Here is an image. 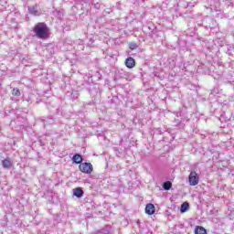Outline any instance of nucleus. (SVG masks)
Here are the masks:
<instances>
[{"instance_id":"1","label":"nucleus","mask_w":234,"mask_h":234,"mask_svg":"<svg viewBox=\"0 0 234 234\" xmlns=\"http://www.w3.org/2000/svg\"><path fill=\"white\" fill-rule=\"evenodd\" d=\"M33 32L37 39H48L50 37V29L45 22H39L35 25Z\"/></svg>"},{"instance_id":"2","label":"nucleus","mask_w":234,"mask_h":234,"mask_svg":"<svg viewBox=\"0 0 234 234\" xmlns=\"http://www.w3.org/2000/svg\"><path fill=\"white\" fill-rule=\"evenodd\" d=\"M79 169L81 173H84L85 175H90L92 173V164L90 163H81L79 165Z\"/></svg>"},{"instance_id":"3","label":"nucleus","mask_w":234,"mask_h":234,"mask_svg":"<svg viewBox=\"0 0 234 234\" xmlns=\"http://www.w3.org/2000/svg\"><path fill=\"white\" fill-rule=\"evenodd\" d=\"M198 174L195 171L190 172L188 176L189 186H198Z\"/></svg>"},{"instance_id":"4","label":"nucleus","mask_w":234,"mask_h":234,"mask_svg":"<svg viewBox=\"0 0 234 234\" xmlns=\"http://www.w3.org/2000/svg\"><path fill=\"white\" fill-rule=\"evenodd\" d=\"M84 195H85V192L83 191V188L81 187L73 188V196L76 197V198H81Z\"/></svg>"},{"instance_id":"5","label":"nucleus","mask_w":234,"mask_h":234,"mask_svg":"<svg viewBox=\"0 0 234 234\" xmlns=\"http://www.w3.org/2000/svg\"><path fill=\"white\" fill-rule=\"evenodd\" d=\"M135 65H136V61H134L133 58L129 57L126 58L125 66L127 67V69H133V67H135Z\"/></svg>"},{"instance_id":"6","label":"nucleus","mask_w":234,"mask_h":234,"mask_svg":"<svg viewBox=\"0 0 234 234\" xmlns=\"http://www.w3.org/2000/svg\"><path fill=\"white\" fill-rule=\"evenodd\" d=\"M156 211V208L154 207V205L153 204H148L145 207V213L147 215H154V212Z\"/></svg>"},{"instance_id":"7","label":"nucleus","mask_w":234,"mask_h":234,"mask_svg":"<svg viewBox=\"0 0 234 234\" xmlns=\"http://www.w3.org/2000/svg\"><path fill=\"white\" fill-rule=\"evenodd\" d=\"M2 165L4 169H10L12 167V160L7 157L2 161Z\"/></svg>"},{"instance_id":"8","label":"nucleus","mask_w":234,"mask_h":234,"mask_svg":"<svg viewBox=\"0 0 234 234\" xmlns=\"http://www.w3.org/2000/svg\"><path fill=\"white\" fill-rule=\"evenodd\" d=\"M28 12L32 16H39V7L37 5H33L31 7H28Z\"/></svg>"},{"instance_id":"9","label":"nucleus","mask_w":234,"mask_h":234,"mask_svg":"<svg viewBox=\"0 0 234 234\" xmlns=\"http://www.w3.org/2000/svg\"><path fill=\"white\" fill-rule=\"evenodd\" d=\"M72 161L74 164L81 165V163L83 162V157L80 154H75L72 157Z\"/></svg>"},{"instance_id":"10","label":"nucleus","mask_w":234,"mask_h":234,"mask_svg":"<svg viewBox=\"0 0 234 234\" xmlns=\"http://www.w3.org/2000/svg\"><path fill=\"white\" fill-rule=\"evenodd\" d=\"M195 234H207V230L202 226H197L194 230Z\"/></svg>"},{"instance_id":"11","label":"nucleus","mask_w":234,"mask_h":234,"mask_svg":"<svg viewBox=\"0 0 234 234\" xmlns=\"http://www.w3.org/2000/svg\"><path fill=\"white\" fill-rule=\"evenodd\" d=\"M188 209H189V204L187 202L182 203L180 213H186Z\"/></svg>"},{"instance_id":"12","label":"nucleus","mask_w":234,"mask_h":234,"mask_svg":"<svg viewBox=\"0 0 234 234\" xmlns=\"http://www.w3.org/2000/svg\"><path fill=\"white\" fill-rule=\"evenodd\" d=\"M42 122H43L44 127H45L46 125H52V123H54V119L48 117V118L43 119Z\"/></svg>"},{"instance_id":"13","label":"nucleus","mask_w":234,"mask_h":234,"mask_svg":"<svg viewBox=\"0 0 234 234\" xmlns=\"http://www.w3.org/2000/svg\"><path fill=\"white\" fill-rule=\"evenodd\" d=\"M173 184L171 183V181H165L163 184V189H165V191H169V189H171Z\"/></svg>"},{"instance_id":"14","label":"nucleus","mask_w":234,"mask_h":234,"mask_svg":"<svg viewBox=\"0 0 234 234\" xmlns=\"http://www.w3.org/2000/svg\"><path fill=\"white\" fill-rule=\"evenodd\" d=\"M12 94H13V96H16V98H19V96H21V91L19 90V89L14 88L12 90Z\"/></svg>"},{"instance_id":"15","label":"nucleus","mask_w":234,"mask_h":234,"mask_svg":"<svg viewBox=\"0 0 234 234\" xmlns=\"http://www.w3.org/2000/svg\"><path fill=\"white\" fill-rule=\"evenodd\" d=\"M79 96H80V93H78V91L74 90L71 92V100H78Z\"/></svg>"},{"instance_id":"16","label":"nucleus","mask_w":234,"mask_h":234,"mask_svg":"<svg viewBox=\"0 0 234 234\" xmlns=\"http://www.w3.org/2000/svg\"><path fill=\"white\" fill-rule=\"evenodd\" d=\"M129 47L131 50H136L138 48V45L134 42L130 43Z\"/></svg>"},{"instance_id":"17","label":"nucleus","mask_w":234,"mask_h":234,"mask_svg":"<svg viewBox=\"0 0 234 234\" xmlns=\"http://www.w3.org/2000/svg\"><path fill=\"white\" fill-rule=\"evenodd\" d=\"M194 7H195V5H192L191 3H188V4H187V8H194Z\"/></svg>"},{"instance_id":"18","label":"nucleus","mask_w":234,"mask_h":234,"mask_svg":"<svg viewBox=\"0 0 234 234\" xmlns=\"http://www.w3.org/2000/svg\"><path fill=\"white\" fill-rule=\"evenodd\" d=\"M11 100H13V101H19V99H17V98H11Z\"/></svg>"},{"instance_id":"19","label":"nucleus","mask_w":234,"mask_h":234,"mask_svg":"<svg viewBox=\"0 0 234 234\" xmlns=\"http://www.w3.org/2000/svg\"><path fill=\"white\" fill-rule=\"evenodd\" d=\"M210 21H212V23H215V20L211 19Z\"/></svg>"},{"instance_id":"20","label":"nucleus","mask_w":234,"mask_h":234,"mask_svg":"<svg viewBox=\"0 0 234 234\" xmlns=\"http://www.w3.org/2000/svg\"><path fill=\"white\" fill-rule=\"evenodd\" d=\"M176 116H177V118L180 116V115H178V112L176 113Z\"/></svg>"},{"instance_id":"21","label":"nucleus","mask_w":234,"mask_h":234,"mask_svg":"<svg viewBox=\"0 0 234 234\" xmlns=\"http://www.w3.org/2000/svg\"><path fill=\"white\" fill-rule=\"evenodd\" d=\"M95 6H96V8H99V7H98V5H96Z\"/></svg>"}]
</instances>
